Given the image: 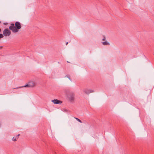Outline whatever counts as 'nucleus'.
Returning a JSON list of instances; mask_svg holds the SVG:
<instances>
[{
	"label": "nucleus",
	"mask_w": 154,
	"mask_h": 154,
	"mask_svg": "<svg viewBox=\"0 0 154 154\" xmlns=\"http://www.w3.org/2000/svg\"><path fill=\"white\" fill-rule=\"evenodd\" d=\"M9 28L13 32H18V29H19V23L16 22L15 25L14 24H11V26L9 27Z\"/></svg>",
	"instance_id": "nucleus-1"
},
{
	"label": "nucleus",
	"mask_w": 154,
	"mask_h": 154,
	"mask_svg": "<svg viewBox=\"0 0 154 154\" xmlns=\"http://www.w3.org/2000/svg\"><path fill=\"white\" fill-rule=\"evenodd\" d=\"M36 85V83L35 82L33 81H30L28 83L24 85V86H20V88L23 87H32L35 86Z\"/></svg>",
	"instance_id": "nucleus-2"
},
{
	"label": "nucleus",
	"mask_w": 154,
	"mask_h": 154,
	"mask_svg": "<svg viewBox=\"0 0 154 154\" xmlns=\"http://www.w3.org/2000/svg\"><path fill=\"white\" fill-rule=\"evenodd\" d=\"M3 34L5 36H9L11 34V32L8 29H6L3 31Z\"/></svg>",
	"instance_id": "nucleus-3"
},
{
	"label": "nucleus",
	"mask_w": 154,
	"mask_h": 154,
	"mask_svg": "<svg viewBox=\"0 0 154 154\" xmlns=\"http://www.w3.org/2000/svg\"><path fill=\"white\" fill-rule=\"evenodd\" d=\"M68 98L69 100L70 101H74V95L73 93L71 94L68 96Z\"/></svg>",
	"instance_id": "nucleus-4"
},
{
	"label": "nucleus",
	"mask_w": 154,
	"mask_h": 154,
	"mask_svg": "<svg viewBox=\"0 0 154 154\" xmlns=\"http://www.w3.org/2000/svg\"><path fill=\"white\" fill-rule=\"evenodd\" d=\"M102 44L104 45H110L109 42L106 40L102 42Z\"/></svg>",
	"instance_id": "nucleus-5"
},
{
	"label": "nucleus",
	"mask_w": 154,
	"mask_h": 154,
	"mask_svg": "<svg viewBox=\"0 0 154 154\" xmlns=\"http://www.w3.org/2000/svg\"><path fill=\"white\" fill-rule=\"evenodd\" d=\"M53 102L54 104H57L59 103H62V101L59 100L57 99L54 100H53Z\"/></svg>",
	"instance_id": "nucleus-6"
},
{
	"label": "nucleus",
	"mask_w": 154,
	"mask_h": 154,
	"mask_svg": "<svg viewBox=\"0 0 154 154\" xmlns=\"http://www.w3.org/2000/svg\"><path fill=\"white\" fill-rule=\"evenodd\" d=\"M85 92L87 94H88L90 93L93 92V91L91 90H89L87 89H85Z\"/></svg>",
	"instance_id": "nucleus-7"
},
{
	"label": "nucleus",
	"mask_w": 154,
	"mask_h": 154,
	"mask_svg": "<svg viewBox=\"0 0 154 154\" xmlns=\"http://www.w3.org/2000/svg\"><path fill=\"white\" fill-rule=\"evenodd\" d=\"M19 136V134H18L15 137H14L12 138V140L15 141L17 140V139L18 138V136Z\"/></svg>",
	"instance_id": "nucleus-8"
},
{
	"label": "nucleus",
	"mask_w": 154,
	"mask_h": 154,
	"mask_svg": "<svg viewBox=\"0 0 154 154\" xmlns=\"http://www.w3.org/2000/svg\"><path fill=\"white\" fill-rule=\"evenodd\" d=\"M78 122H81V123L82 122V121H81V120H80L79 119L77 118H75Z\"/></svg>",
	"instance_id": "nucleus-9"
},
{
	"label": "nucleus",
	"mask_w": 154,
	"mask_h": 154,
	"mask_svg": "<svg viewBox=\"0 0 154 154\" xmlns=\"http://www.w3.org/2000/svg\"><path fill=\"white\" fill-rule=\"evenodd\" d=\"M4 35L2 34H0V38H3Z\"/></svg>",
	"instance_id": "nucleus-10"
},
{
	"label": "nucleus",
	"mask_w": 154,
	"mask_h": 154,
	"mask_svg": "<svg viewBox=\"0 0 154 154\" xmlns=\"http://www.w3.org/2000/svg\"><path fill=\"white\" fill-rule=\"evenodd\" d=\"M106 38L105 37H104L103 39H102V41H106Z\"/></svg>",
	"instance_id": "nucleus-11"
},
{
	"label": "nucleus",
	"mask_w": 154,
	"mask_h": 154,
	"mask_svg": "<svg viewBox=\"0 0 154 154\" xmlns=\"http://www.w3.org/2000/svg\"><path fill=\"white\" fill-rule=\"evenodd\" d=\"M66 77L68 78L70 80H71V79H70V76L69 75H66Z\"/></svg>",
	"instance_id": "nucleus-12"
},
{
	"label": "nucleus",
	"mask_w": 154,
	"mask_h": 154,
	"mask_svg": "<svg viewBox=\"0 0 154 154\" xmlns=\"http://www.w3.org/2000/svg\"><path fill=\"white\" fill-rule=\"evenodd\" d=\"M3 46H0V49H1L3 48Z\"/></svg>",
	"instance_id": "nucleus-13"
},
{
	"label": "nucleus",
	"mask_w": 154,
	"mask_h": 154,
	"mask_svg": "<svg viewBox=\"0 0 154 154\" xmlns=\"http://www.w3.org/2000/svg\"><path fill=\"white\" fill-rule=\"evenodd\" d=\"M68 44V42H67L66 43V45H67Z\"/></svg>",
	"instance_id": "nucleus-14"
},
{
	"label": "nucleus",
	"mask_w": 154,
	"mask_h": 154,
	"mask_svg": "<svg viewBox=\"0 0 154 154\" xmlns=\"http://www.w3.org/2000/svg\"><path fill=\"white\" fill-rule=\"evenodd\" d=\"M149 66H152L151 65H150Z\"/></svg>",
	"instance_id": "nucleus-15"
},
{
	"label": "nucleus",
	"mask_w": 154,
	"mask_h": 154,
	"mask_svg": "<svg viewBox=\"0 0 154 154\" xmlns=\"http://www.w3.org/2000/svg\"><path fill=\"white\" fill-rule=\"evenodd\" d=\"M20 28H21V27H20Z\"/></svg>",
	"instance_id": "nucleus-16"
},
{
	"label": "nucleus",
	"mask_w": 154,
	"mask_h": 154,
	"mask_svg": "<svg viewBox=\"0 0 154 154\" xmlns=\"http://www.w3.org/2000/svg\"><path fill=\"white\" fill-rule=\"evenodd\" d=\"M1 31V29H0V32Z\"/></svg>",
	"instance_id": "nucleus-17"
}]
</instances>
